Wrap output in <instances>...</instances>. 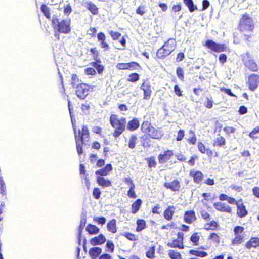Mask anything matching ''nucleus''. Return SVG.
I'll list each match as a JSON object with an SVG mask.
<instances>
[{"mask_svg": "<svg viewBox=\"0 0 259 259\" xmlns=\"http://www.w3.org/2000/svg\"><path fill=\"white\" fill-rule=\"evenodd\" d=\"M258 134H259V126H256L249 134V137L255 140L258 138V136H257Z\"/></svg>", "mask_w": 259, "mask_h": 259, "instance_id": "40", "label": "nucleus"}, {"mask_svg": "<svg viewBox=\"0 0 259 259\" xmlns=\"http://www.w3.org/2000/svg\"><path fill=\"white\" fill-rule=\"evenodd\" d=\"M210 239L218 243L220 242L219 236L214 233H212L210 234Z\"/></svg>", "mask_w": 259, "mask_h": 259, "instance_id": "62", "label": "nucleus"}, {"mask_svg": "<svg viewBox=\"0 0 259 259\" xmlns=\"http://www.w3.org/2000/svg\"><path fill=\"white\" fill-rule=\"evenodd\" d=\"M106 239L105 236L102 234H100L98 236L92 238L90 240V243L92 245L96 246L103 244L106 242Z\"/></svg>", "mask_w": 259, "mask_h": 259, "instance_id": "12", "label": "nucleus"}, {"mask_svg": "<svg viewBox=\"0 0 259 259\" xmlns=\"http://www.w3.org/2000/svg\"><path fill=\"white\" fill-rule=\"evenodd\" d=\"M88 8L93 14L95 15L98 13V8L94 4H89Z\"/></svg>", "mask_w": 259, "mask_h": 259, "instance_id": "51", "label": "nucleus"}, {"mask_svg": "<svg viewBox=\"0 0 259 259\" xmlns=\"http://www.w3.org/2000/svg\"><path fill=\"white\" fill-rule=\"evenodd\" d=\"M235 236V237L232 240V244L233 245L241 244L242 242L243 239V236L240 234H237V235Z\"/></svg>", "mask_w": 259, "mask_h": 259, "instance_id": "39", "label": "nucleus"}, {"mask_svg": "<svg viewBox=\"0 0 259 259\" xmlns=\"http://www.w3.org/2000/svg\"><path fill=\"white\" fill-rule=\"evenodd\" d=\"M167 245L170 247H177L180 249L184 248L183 241L178 239H175L171 242H168Z\"/></svg>", "mask_w": 259, "mask_h": 259, "instance_id": "30", "label": "nucleus"}, {"mask_svg": "<svg viewBox=\"0 0 259 259\" xmlns=\"http://www.w3.org/2000/svg\"><path fill=\"white\" fill-rule=\"evenodd\" d=\"M257 246H259V238L258 237H251L245 244V247L249 249L252 247L256 248Z\"/></svg>", "mask_w": 259, "mask_h": 259, "instance_id": "16", "label": "nucleus"}, {"mask_svg": "<svg viewBox=\"0 0 259 259\" xmlns=\"http://www.w3.org/2000/svg\"><path fill=\"white\" fill-rule=\"evenodd\" d=\"M198 148L200 152L202 153H205V152H207V154L208 155V153H211V151L210 150L206 149L205 146L201 142H199L198 144Z\"/></svg>", "mask_w": 259, "mask_h": 259, "instance_id": "45", "label": "nucleus"}, {"mask_svg": "<svg viewBox=\"0 0 259 259\" xmlns=\"http://www.w3.org/2000/svg\"><path fill=\"white\" fill-rule=\"evenodd\" d=\"M137 225L136 231L138 232L142 231L146 227V222L143 219H138L137 221Z\"/></svg>", "mask_w": 259, "mask_h": 259, "instance_id": "35", "label": "nucleus"}, {"mask_svg": "<svg viewBox=\"0 0 259 259\" xmlns=\"http://www.w3.org/2000/svg\"><path fill=\"white\" fill-rule=\"evenodd\" d=\"M135 187H130L127 192V195L131 198H136L137 197V195L134 191Z\"/></svg>", "mask_w": 259, "mask_h": 259, "instance_id": "58", "label": "nucleus"}, {"mask_svg": "<svg viewBox=\"0 0 259 259\" xmlns=\"http://www.w3.org/2000/svg\"><path fill=\"white\" fill-rule=\"evenodd\" d=\"M140 68L139 64L135 62H132L128 63V69L129 70H137Z\"/></svg>", "mask_w": 259, "mask_h": 259, "instance_id": "50", "label": "nucleus"}, {"mask_svg": "<svg viewBox=\"0 0 259 259\" xmlns=\"http://www.w3.org/2000/svg\"><path fill=\"white\" fill-rule=\"evenodd\" d=\"M110 122L112 126L115 128L113 135L114 137H119L125 130L126 121L125 118H119L117 115L112 114L110 117Z\"/></svg>", "mask_w": 259, "mask_h": 259, "instance_id": "1", "label": "nucleus"}, {"mask_svg": "<svg viewBox=\"0 0 259 259\" xmlns=\"http://www.w3.org/2000/svg\"><path fill=\"white\" fill-rule=\"evenodd\" d=\"M106 247L109 250L110 252H113L114 250V245L112 241L108 240L106 242Z\"/></svg>", "mask_w": 259, "mask_h": 259, "instance_id": "54", "label": "nucleus"}, {"mask_svg": "<svg viewBox=\"0 0 259 259\" xmlns=\"http://www.w3.org/2000/svg\"><path fill=\"white\" fill-rule=\"evenodd\" d=\"M123 235L126 237L130 240L134 241L136 240L135 236L132 233L125 232L123 234Z\"/></svg>", "mask_w": 259, "mask_h": 259, "instance_id": "61", "label": "nucleus"}, {"mask_svg": "<svg viewBox=\"0 0 259 259\" xmlns=\"http://www.w3.org/2000/svg\"><path fill=\"white\" fill-rule=\"evenodd\" d=\"M200 213L202 218L206 221H208L211 219L210 215L205 210H202L200 211Z\"/></svg>", "mask_w": 259, "mask_h": 259, "instance_id": "52", "label": "nucleus"}, {"mask_svg": "<svg viewBox=\"0 0 259 259\" xmlns=\"http://www.w3.org/2000/svg\"><path fill=\"white\" fill-rule=\"evenodd\" d=\"M175 207L174 206H168L167 208L164 211L163 215L165 219L170 221L172 219L175 212Z\"/></svg>", "mask_w": 259, "mask_h": 259, "instance_id": "17", "label": "nucleus"}, {"mask_svg": "<svg viewBox=\"0 0 259 259\" xmlns=\"http://www.w3.org/2000/svg\"><path fill=\"white\" fill-rule=\"evenodd\" d=\"M81 109L84 114H88L90 111V105L88 104H82Z\"/></svg>", "mask_w": 259, "mask_h": 259, "instance_id": "57", "label": "nucleus"}, {"mask_svg": "<svg viewBox=\"0 0 259 259\" xmlns=\"http://www.w3.org/2000/svg\"><path fill=\"white\" fill-rule=\"evenodd\" d=\"M168 255L171 259H181V255L178 252L174 250L168 251Z\"/></svg>", "mask_w": 259, "mask_h": 259, "instance_id": "38", "label": "nucleus"}, {"mask_svg": "<svg viewBox=\"0 0 259 259\" xmlns=\"http://www.w3.org/2000/svg\"><path fill=\"white\" fill-rule=\"evenodd\" d=\"M110 34L112 39L114 40L118 39L119 37L121 36V33L113 31H111L110 32Z\"/></svg>", "mask_w": 259, "mask_h": 259, "instance_id": "56", "label": "nucleus"}, {"mask_svg": "<svg viewBox=\"0 0 259 259\" xmlns=\"http://www.w3.org/2000/svg\"><path fill=\"white\" fill-rule=\"evenodd\" d=\"M205 46L208 49L216 52H221L226 50L225 44H218L212 40H207L205 42Z\"/></svg>", "mask_w": 259, "mask_h": 259, "instance_id": "5", "label": "nucleus"}, {"mask_svg": "<svg viewBox=\"0 0 259 259\" xmlns=\"http://www.w3.org/2000/svg\"><path fill=\"white\" fill-rule=\"evenodd\" d=\"M52 23L54 28L59 33L66 34L71 31L70 19H65L59 21L56 17H53Z\"/></svg>", "mask_w": 259, "mask_h": 259, "instance_id": "3", "label": "nucleus"}, {"mask_svg": "<svg viewBox=\"0 0 259 259\" xmlns=\"http://www.w3.org/2000/svg\"><path fill=\"white\" fill-rule=\"evenodd\" d=\"M85 224H86V212L85 211V212H82L81 214L80 225H79V226L78 227V243L79 244H80L81 233H82V230L84 228V227L85 226Z\"/></svg>", "mask_w": 259, "mask_h": 259, "instance_id": "9", "label": "nucleus"}, {"mask_svg": "<svg viewBox=\"0 0 259 259\" xmlns=\"http://www.w3.org/2000/svg\"><path fill=\"white\" fill-rule=\"evenodd\" d=\"M149 135L152 138L155 139H159L162 136L161 132L155 129H153L152 131H150Z\"/></svg>", "mask_w": 259, "mask_h": 259, "instance_id": "34", "label": "nucleus"}, {"mask_svg": "<svg viewBox=\"0 0 259 259\" xmlns=\"http://www.w3.org/2000/svg\"><path fill=\"white\" fill-rule=\"evenodd\" d=\"M146 11V7L145 5H141L137 9L136 13L142 16Z\"/></svg>", "mask_w": 259, "mask_h": 259, "instance_id": "46", "label": "nucleus"}, {"mask_svg": "<svg viewBox=\"0 0 259 259\" xmlns=\"http://www.w3.org/2000/svg\"><path fill=\"white\" fill-rule=\"evenodd\" d=\"M98 41L100 42V46L104 49V51H107L109 49V46L106 41V36L103 32H99L97 34Z\"/></svg>", "mask_w": 259, "mask_h": 259, "instance_id": "10", "label": "nucleus"}, {"mask_svg": "<svg viewBox=\"0 0 259 259\" xmlns=\"http://www.w3.org/2000/svg\"><path fill=\"white\" fill-rule=\"evenodd\" d=\"M162 46L157 50L156 55L159 58L163 59L170 54L169 52Z\"/></svg>", "mask_w": 259, "mask_h": 259, "instance_id": "25", "label": "nucleus"}, {"mask_svg": "<svg viewBox=\"0 0 259 259\" xmlns=\"http://www.w3.org/2000/svg\"><path fill=\"white\" fill-rule=\"evenodd\" d=\"M189 253L193 255L201 257H205L207 255V252L205 251L195 250H190L189 251Z\"/></svg>", "mask_w": 259, "mask_h": 259, "instance_id": "36", "label": "nucleus"}, {"mask_svg": "<svg viewBox=\"0 0 259 259\" xmlns=\"http://www.w3.org/2000/svg\"><path fill=\"white\" fill-rule=\"evenodd\" d=\"M249 89L254 91L257 88L259 84V75L252 74L248 77L247 82Z\"/></svg>", "mask_w": 259, "mask_h": 259, "instance_id": "7", "label": "nucleus"}, {"mask_svg": "<svg viewBox=\"0 0 259 259\" xmlns=\"http://www.w3.org/2000/svg\"><path fill=\"white\" fill-rule=\"evenodd\" d=\"M76 96L80 99H84L88 94L89 88L88 85L81 83L80 85H76Z\"/></svg>", "mask_w": 259, "mask_h": 259, "instance_id": "6", "label": "nucleus"}, {"mask_svg": "<svg viewBox=\"0 0 259 259\" xmlns=\"http://www.w3.org/2000/svg\"><path fill=\"white\" fill-rule=\"evenodd\" d=\"M226 140L225 139L220 136H218L214 140L213 145L219 147L223 146L225 145Z\"/></svg>", "mask_w": 259, "mask_h": 259, "instance_id": "33", "label": "nucleus"}, {"mask_svg": "<svg viewBox=\"0 0 259 259\" xmlns=\"http://www.w3.org/2000/svg\"><path fill=\"white\" fill-rule=\"evenodd\" d=\"M163 46L164 47V48L168 50V51H169L170 54L176 48V41L174 39L170 38L165 42Z\"/></svg>", "mask_w": 259, "mask_h": 259, "instance_id": "21", "label": "nucleus"}, {"mask_svg": "<svg viewBox=\"0 0 259 259\" xmlns=\"http://www.w3.org/2000/svg\"><path fill=\"white\" fill-rule=\"evenodd\" d=\"M241 57L244 65L246 68L252 71L256 72L258 71V65L248 52L242 54Z\"/></svg>", "mask_w": 259, "mask_h": 259, "instance_id": "4", "label": "nucleus"}, {"mask_svg": "<svg viewBox=\"0 0 259 259\" xmlns=\"http://www.w3.org/2000/svg\"><path fill=\"white\" fill-rule=\"evenodd\" d=\"M97 181L100 186L103 187H109L111 185V181L105 179L104 177H97Z\"/></svg>", "mask_w": 259, "mask_h": 259, "instance_id": "26", "label": "nucleus"}, {"mask_svg": "<svg viewBox=\"0 0 259 259\" xmlns=\"http://www.w3.org/2000/svg\"><path fill=\"white\" fill-rule=\"evenodd\" d=\"M94 221L97 222L98 224L103 225L105 224L106 219L104 217H95L94 218Z\"/></svg>", "mask_w": 259, "mask_h": 259, "instance_id": "53", "label": "nucleus"}, {"mask_svg": "<svg viewBox=\"0 0 259 259\" xmlns=\"http://www.w3.org/2000/svg\"><path fill=\"white\" fill-rule=\"evenodd\" d=\"M254 28V24L252 18L247 13L242 15L239 21V31L243 32H252Z\"/></svg>", "mask_w": 259, "mask_h": 259, "instance_id": "2", "label": "nucleus"}, {"mask_svg": "<svg viewBox=\"0 0 259 259\" xmlns=\"http://www.w3.org/2000/svg\"><path fill=\"white\" fill-rule=\"evenodd\" d=\"M140 88L144 92L143 99L145 100H149L151 97L152 93L151 86L150 83L147 81H145L141 85Z\"/></svg>", "mask_w": 259, "mask_h": 259, "instance_id": "8", "label": "nucleus"}, {"mask_svg": "<svg viewBox=\"0 0 259 259\" xmlns=\"http://www.w3.org/2000/svg\"><path fill=\"white\" fill-rule=\"evenodd\" d=\"M146 160L147 161L148 166L150 168L155 167L156 165V162L154 157H151L150 158H147Z\"/></svg>", "mask_w": 259, "mask_h": 259, "instance_id": "44", "label": "nucleus"}, {"mask_svg": "<svg viewBox=\"0 0 259 259\" xmlns=\"http://www.w3.org/2000/svg\"><path fill=\"white\" fill-rule=\"evenodd\" d=\"M101 193L99 188H95L93 190V196L95 199H98L100 197Z\"/></svg>", "mask_w": 259, "mask_h": 259, "instance_id": "55", "label": "nucleus"}, {"mask_svg": "<svg viewBox=\"0 0 259 259\" xmlns=\"http://www.w3.org/2000/svg\"><path fill=\"white\" fill-rule=\"evenodd\" d=\"M89 135V132L87 128V126L85 125H83L81 128V131L78 130V135L77 136V138H79L80 140H83L86 138H88Z\"/></svg>", "mask_w": 259, "mask_h": 259, "instance_id": "23", "label": "nucleus"}, {"mask_svg": "<svg viewBox=\"0 0 259 259\" xmlns=\"http://www.w3.org/2000/svg\"><path fill=\"white\" fill-rule=\"evenodd\" d=\"M116 68L120 70L128 69V63H120L116 65Z\"/></svg>", "mask_w": 259, "mask_h": 259, "instance_id": "60", "label": "nucleus"}, {"mask_svg": "<svg viewBox=\"0 0 259 259\" xmlns=\"http://www.w3.org/2000/svg\"><path fill=\"white\" fill-rule=\"evenodd\" d=\"M183 2L190 12H193L197 9V6L194 5L193 0H183Z\"/></svg>", "mask_w": 259, "mask_h": 259, "instance_id": "31", "label": "nucleus"}, {"mask_svg": "<svg viewBox=\"0 0 259 259\" xmlns=\"http://www.w3.org/2000/svg\"><path fill=\"white\" fill-rule=\"evenodd\" d=\"M237 207V214L240 218H243L246 216L247 214V211L246 210L244 205L240 202H236Z\"/></svg>", "mask_w": 259, "mask_h": 259, "instance_id": "20", "label": "nucleus"}, {"mask_svg": "<svg viewBox=\"0 0 259 259\" xmlns=\"http://www.w3.org/2000/svg\"><path fill=\"white\" fill-rule=\"evenodd\" d=\"M190 175L193 177L194 182L197 184L202 181L203 177V174L200 171H191Z\"/></svg>", "mask_w": 259, "mask_h": 259, "instance_id": "22", "label": "nucleus"}, {"mask_svg": "<svg viewBox=\"0 0 259 259\" xmlns=\"http://www.w3.org/2000/svg\"><path fill=\"white\" fill-rule=\"evenodd\" d=\"M214 207L218 210L223 212H231V207L227 204L222 202H216L213 204Z\"/></svg>", "mask_w": 259, "mask_h": 259, "instance_id": "13", "label": "nucleus"}, {"mask_svg": "<svg viewBox=\"0 0 259 259\" xmlns=\"http://www.w3.org/2000/svg\"><path fill=\"white\" fill-rule=\"evenodd\" d=\"M116 222V220L113 219L108 223L107 227L109 231L113 233H115V232H116L117 229Z\"/></svg>", "mask_w": 259, "mask_h": 259, "instance_id": "29", "label": "nucleus"}, {"mask_svg": "<svg viewBox=\"0 0 259 259\" xmlns=\"http://www.w3.org/2000/svg\"><path fill=\"white\" fill-rule=\"evenodd\" d=\"M102 249L99 247H94L91 248L89 254L92 259H96L102 253Z\"/></svg>", "mask_w": 259, "mask_h": 259, "instance_id": "19", "label": "nucleus"}, {"mask_svg": "<svg viewBox=\"0 0 259 259\" xmlns=\"http://www.w3.org/2000/svg\"><path fill=\"white\" fill-rule=\"evenodd\" d=\"M0 193L3 195L7 194L6 184L2 177H0Z\"/></svg>", "mask_w": 259, "mask_h": 259, "instance_id": "41", "label": "nucleus"}, {"mask_svg": "<svg viewBox=\"0 0 259 259\" xmlns=\"http://www.w3.org/2000/svg\"><path fill=\"white\" fill-rule=\"evenodd\" d=\"M137 140V138L136 136L133 135L131 136L128 143V147L130 148L133 149L135 148L136 145V141Z\"/></svg>", "mask_w": 259, "mask_h": 259, "instance_id": "47", "label": "nucleus"}, {"mask_svg": "<svg viewBox=\"0 0 259 259\" xmlns=\"http://www.w3.org/2000/svg\"><path fill=\"white\" fill-rule=\"evenodd\" d=\"M174 155L171 150H168L164 152V154H160L158 156V161L161 164L165 163L169 160L171 157Z\"/></svg>", "mask_w": 259, "mask_h": 259, "instance_id": "11", "label": "nucleus"}, {"mask_svg": "<svg viewBox=\"0 0 259 259\" xmlns=\"http://www.w3.org/2000/svg\"><path fill=\"white\" fill-rule=\"evenodd\" d=\"M139 121L137 118H134L130 121L127 125V128L130 131H134L139 127Z\"/></svg>", "mask_w": 259, "mask_h": 259, "instance_id": "24", "label": "nucleus"}, {"mask_svg": "<svg viewBox=\"0 0 259 259\" xmlns=\"http://www.w3.org/2000/svg\"><path fill=\"white\" fill-rule=\"evenodd\" d=\"M184 137V131L183 130H180L178 133V136L176 138L177 141H181Z\"/></svg>", "mask_w": 259, "mask_h": 259, "instance_id": "63", "label": "nucleus"}, {"mask_svg": "<svg viewBox=\"0 0 259 259\" xmlns=\"http://www.w3.org/2000/svg\"><path fill=\"white\" fill-rule=\"evenodd\" d=\"M196 220V217L194 211L188 210L186 211L184 214V221L186 223L191 224Z\"/></svg>", "mask_w": 259, "mask_h": 259, "instance_id": "14", "label": "nucleus"}, {"mask_svg": "<svg viewBox=\"0 0 259 259\" xmlns=\"http://www.w3.org/2000/svg\"><path fill=\"white\" fill-rule=\"evenodd\" d=\"M244 227L241 226H237L234 228V232L235 235L239 234L243 232L244 231Z\"/></svg>", "mask_w": 259, "mask_h": 259, "instance_id": "59", "label": "nucleus"}, {"mask_svg": "<svg viewBox=\"0 0 259 259\" xmlns=\"http://www.w3.org/2000/svg\"><path fill=\"white\" fill-rule=\"evenodd\" d=\"M84 71L88 75H94L96 73V71L93 68H87L85 69Z\"/></svg>", "mask_w": 259, "mask_h": 259, "instance_id": "64", "label": "nucleus"}, {"mask_svg": "<svg viewBox=\"0 0 259 259\" xmlns=\"http://www.w3.org/2000/svg\"><path fill=\"white\" fill-rule=\"evenodd\" d=\"M142 204L140 199H137L132 205V213H136L139 210Z\"/></svg>", "mask_w": 259, "mask_h": 259, "instance_id": "28", "label": "nucleus"}, {"mask_svg": "<svg viewBox=\"0 0 259 259\" xmlns=\"http://www.w3.org/2000/svg\"><path fill=\"white\" fill-rule=\"evenodd\" d=\"M176 73H177V75L178 77L179 78V79H180L181 80L183 81L184 80V73L183 68L181 67L177 68V70H176Z\"/></svg>", "mask_w": 259, "mask_h": 259, "instance_id": "48", "label": "nucleus"}, {"mask_svg": "<svg viewBox=\"0 0 259 259\" xmlns=\"http://www.w3.org/2000/svg\"><path fill=\"white\" fill-rule=\"evenodd\" d=\"M99 63H101V61H99L98 62H92L91 63V65L97 70L98 72L100 74L103 71L104 67Z\"/></svg>", "mask_w": 259, "mask_h": 259, "instance_id": "37", "label": "nucleus"}, {"mask_svg": "<svg viewBox=\"0 0 259 259\" xmlns=\"http://www.w3.org/2000/svg\"><path fill=\"white\" fill-rule=\"evenodd\" d=\"M41 10L43 12L44 15L47 18H50V14L49 12V9L45 5H42L41 7Z\"/></svg>", "mask_w": 259, "mask_h": 259, "instance_id": "49", "label": "nucleus"}, {"mask_svg": "<svg viewBox=\"0 0 259 259\" xmlns=\"http://www.w3.org/2000/svg\"><path fill=\"white\" fill-rule=\"evenodd\" d=\"M112 169V166L111 164H107L105 167L100 170H98L95 172V174L97 175H100L101 176H107L110 171Z\"/></svg>", "mask_w": 259, "mask_h": 259, "instance_id": "18", "label": "nucleus"}, {"mask_svg": "<svg viewBox=\"0 0 259 259\" xmlns=\"http://www.w3.org/2000/svg\"><path fill=\"white\" fill-rule=\"evenodd\" d=\"M155 250L154 246L150 247L146 253V256L149 258L153 259L154 257Z\"/></svg>", "mask_w": 259, "mask_h": 259, "instance_id": "42", "label": "nucleus"}, {"mask_svg": "<svg viewBox=\"0 0 259 259\" xmlns=\"http://www.w3.org/2000/svg\"><path fill=\"white\" fill-rule=\"evenodd\" d=\"M75 141L76 145V149L78 155H80L82 153V145L83 143V140H80L77 138V135L75 134Z\"/></svg>", "mask_w": 259, "mask_h": 259, "instance_id": "32", "label": "nucleus"}, {"mask_svg": "<svg viewBox=\"0 0 259 259\" xmlns=\"http://www.w3.org/2000/svg\"><path fill=\"white\" fill-rule=\"evenodd\" d=\"M85 229L90 234H97L100 231L99 229L96 226L91 224L87 225Z\"/></svg>", "mask_w": 259, "mask_h": 259, "instance_id": "27", "label": "nucleus"}, {"mask_svg": "<svg viewBox=\"0 0 259 259\" xmlns=\"http://www.w3.org/2000/svg\"><path fill=\"white\" fill-rule=\"evenodd\" d=\"M139 79V75L137 73L131 74L128 76V81L132 82H135Z\"/></svg>", "mask_w": 259, "mask_h": 259, "instance_id": "43", "label": "nucleus"}, {"mask_svg": "<svg viewBox=\"0 0 259 259\" xmlns=\"http://www.w3.org/2000/svg\"><path fill=\"white\" fill-rule=\"evenodd\" d=\"M164 186L173 191H179L181 187L180 183L178 180H175L171 183H165Z\"/></svg>", "mask_w": 259, "mask_h": 259, "instance_id": "15", "label": "nucleus"}]
</instances>
